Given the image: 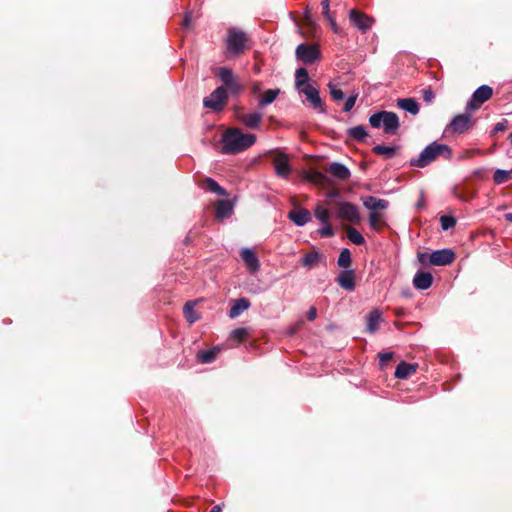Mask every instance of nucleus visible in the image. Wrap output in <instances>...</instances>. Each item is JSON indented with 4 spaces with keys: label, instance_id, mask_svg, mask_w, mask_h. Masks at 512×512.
<instances>
[{
    "label": "nucleus",
    "instance_id": "13",
    "mask_svg": "<svg viewBox=\"0 0 512 512\" xmlns=\"http://www.w3.org/2000/svg\"><path fill=\"white\" fill-rule=\"evenodd\" d=\"M298 91L299 93L305 95L306 100L312 105L314 109H316L320 113L325 112V108L323 106V102L317 88H315L311 84H307Z\"/></svg>",
    "mask_w": 512,
    "mask_h": 512
},
{
    "label": "nucleus",
    "instance_id": "28",
    "mask_svg": "<svg viewBox=\"0 0 512 512\" xmlns=\"http://www.w3.org/2000/svg\"><path fill=\"white\" fill-rule=\"evenodd\" d=\"M347 135L354 140L362 142L368 136V132L364 126L358 125L349 128L347 130Z\"/></svg>",
    "mask_w": 512,
    "mask_h": 512
},
{
    "label": "nucleus",
    "instance_id": "56",
    "mask_svg": "<svg viewBox=\"0 0 512 512\" xmlns=\"http://www.w3.org/2000/svg\"><path fill=\"white\" fill-rule=\"evenodd\" d=\"M455 259V253L450 249V263H452Z\"/></svg>",
    "mask_w": 512,
    "mask_h": 512
},
{
    "label": "nucleus",
    "instance_id": "23",
    "mask_svg": "<svg viewBox=\"0 0 512 512\" xmlns=\"http://www.w3.org/2000/svg\"><path fill=\"white\" fill-rule=\"evenodd\" d=\"M416 369L417 366L415 364L401 362L397 365L394 375L398 379H406L408 376L415 373Z\"/></svg>",
    "mask_w": 512,
    "mask_h": 512
},
{
    "label": "nucleus",
    "instance_id": "11",
    "mask_svg": "<svg viewBox=\"0 0 512 512\" xmlns=\"http://www.w3.org/2000/svg\"><path fill=\"white\" fill-rule=\"evenodd\" d=\"M493 94V89L489 85H481L472 94L471 99L467 103L468 110H477L480 106L489 100Z\"/></svg>",
    "mask_w": 512,
    "mask_h": 512
},
{
    "label": "nucleus",
    "instance_id": "19",
    "mask_svg": "<svg viewBox=\"0 0 512 512\" xmlns=\"http://www.w3.org/2000/svg\"><path fill=\"white\" fill-rule=\"evenodd\" d=\"M433 282V277L431 273L418 271L413 278V285L418 290H426L428 289Z\"/></svg>",
    "mask_w": 512,
    "mask_h": 512
},
{
    "label": "nucleus",
    "instance_id": "54",
    "mask_svg": "<svg viewBox=\"0 0 512 512\" xmlns=\"http://www.w3.org/2000/svg\"><path fill=\"white\" fill-rule=\"evenodd\" d=\"M505 220L512 223V213H506L504 215Z\"/></svg>",
    "mask_w": 512,
    "mask_h": 512
},
{
    "label": "nucleus",
    "instance_id": "3",
    "mask_svg": "<svg viewBox=\"0 0 512 512\" xmlns=\"http://www.w3.org/2000/svg\"><path fill=\"white\" fill-rule=\"evenodd\" d=\"M369 124L373 128H383L384 133L395 135L400 127L399 118L391 111H379L369 117Z\"/></svg>",
    "mask_w": 512,
    "mask_h": 512
},
{
    "label": "nucleus",
    "instance_id": "6",
    "mask_svg": "<svg viewBox=\"0 0 512 512\" xmlns=\"http://www.w3.org/2000/svg\"><path fill=\"white\" fill-rule=\"evenodd\" d=\"M297 61L305 65L316 63L321 58V52L317 44L301 43L295 49Z\"/></svg>",
    "mask_w": 512,
    "mask_h": 512
},
{
    "label": "nucleus",
    "instance_id": "55",
    "mask_svg": "<svg viewBox=\"0 0 512 512\" xmlns=\"http://www.w3.org/2000/svg\"><path fill=\"white\" fill-rule=\"evenodd\" d=\"M209 512H221V507L216 505Z\"/></svg>",
    "mask_w": 512,
    "mask_h": 512
},
{
    "label": "nucleus",
    "instance_id": "5",
    "mask_svg": "<svg viewBox=\"0 0 512 512\" xmlns=\"http://www.w3.org/2000/svg\"><path fill=\"white\" fill-rule=\"evenodd\" d=\"M247 34L236 27L228 29L226 46L228 52L233 56H239L247 49Z\"/></svg>",
    "mask_w": 512,
    "mask_h": 512
},
{
    "label": "nucleus",
    "instance_id": "42",
    "mask_svg": "<svg viewBox=\"0 0 512 512\" xmlns=\"http://www.w3.org/2000/svg\"><path fill=\"white\" fill-rule=\"evenodd\" d=\"M318 234L320 237L329 238L334 236V231L329 223H325V225L318 230Z\"/></svg>",
    "mask_w": 512,
    "mask_h": 512
},
{
    "label": "nucleus",
    "instance_id": "39",
    "mask_svg": "<svg viewBox=\"0 0 512 512\" xmlns=\"http://www.w3.org/2000/svg\"><path fill=\"white\" fill-rule=\"evenodd\" d=\"M330 95L334 101H342L344 99V93L336 85L328 84Z\"/></svg>",
    "mask_w": 512,
    "mask_h": 512
},
{
    "label": "nucleus",
    "instance_id": "22",
    "mask_svg": "<svg viewBox=\"0 0 512 512\" xmlns=\"http://www.w3.org/2000/svg\"><path fill=\"white\" fill-rule=\"evenodd\" d=\"M234 209V204L230 200H219L216 203L215 216L219 220L228 218Z\"/></svg>",
    "mask_w": 512,
    "mask_h": 512
},
{
    "label": "nucleus",
    "instance_id": "29",
    "mask_svg": "<svg viewBox=\"0 0 512 512\" xmlns=\"http://www.w3.org/2000/svg\"><path fill=\"white\" fill-rule=\"evenodd\" d=\"M194 306V302L188 301L183 307L184 316L186 320L191 324L195 323L200 318L199 314L194 310Z\"/></svg>",
    "mask_w": 512,
    "mask_h": 512
},
{
    "label": "nucleus",
    "instance_id": "10",
    "mask_svg": "<svg viewBox=\"0 0 512 512\" xmlns=\"http://www.w3.org/2000/svg\"><path fill=\"white\" fill-rule=\"evenodd\" d=\"M348 18L350 23L362 33H366L374 24L372 17L356 9L349 11Z\"/></svg>",
    "mask_w": 512,
    "mask_h": 512
},
{
    "label": "nucleus",
    "instance_id": "40",
    "mask_svg": "<svg viewBox=\"0 0 512 512\" xmlns=\"http://www.w3.org/2000/svg\"><path fill=\"white\" fill-rule=\"evenodd\" d=\"M315 217L321 221L322 223H328V220H329V212L327 209L321 207V206H318L316 209H315Z\"/></svg>",
    "mask_w": 512,
    "mask_h": 512
},
{
    "label": "nucleus",
    "instance_id": "25",
    "mask_svg": "<svg viewBox=\"0 0 512 512\" xmlns=\"http://www.w3.org/2000/svg\"><path fill=\"white\" fill-rule=\"evenodd\" d=\"M250 307V302L246 298H240L234 302L229 311V317L234 319L238 317L243 311Z\"/></svg>",
    "mask_w": 512,
    "mask_h": 512
},
{
    "label": "nucleus",
    "instance_id": "48",
    "mask_svg": "<svg viewBox=\"0 0 512 512\" xmlns=\"http://www.w3.org/2000/svg\"><path fill=\"white\" fill-rule=\"evenodd\" d=\"M327 20L329 21L330 23V26L332 28V30L335 32V33H340V28L339 26L337 25L336 21H335V18L334 17H329L327 18Z\"/></svg>",
    "mask_w": 512,
    "mask_h": 512
},
{
    "label": "nucleus",
    "instance_id": "18",
    "mask_svg": "<svg viewBox=\"0 0 512 512\" xmlns=\"http://www.w3.org/2000/svg\"><path fill=\"white\" fill-rule=\"evenodd\" d=\"M238 119L250 129H257L260 126L262 114L259 112L242 113L238 115Z\"/></svg>",
    "mask_w": 512,
    "mask_h": 512
},
{
    "label": "nucleus",
    "instance_id": "43",
    "mask_svg": "<svg viewBox=\"0 0 512 512\" xmlns=\"http://www.w3.org/2000/svg\"><path fill=\"white\" fill-rule=\"evenodd\" d=\"M358 94L350 95L344 104L343 110L344 112H349L355 105Z\"/></svg>",
    "mask_w": 512,
    "mask_h": 512
},
{
    "label": "nucleus",
    "instance_id": "15",
    "mask_svg": "<svg viewBox=\"0 0 512 512\" xmlns=\"http://www.w3.org/2000/svg\"><path fill=\"white\" fill-rule=\"evenodd\" d=\"M275 173L282 178H288L291 173V166L285 154H279L274 159Z\"/></svg>",
    "mask_w": 512,
    "mask_h": 512
},
{
    "label": "nucleus",
    "instance_id": "9",
    "mask_svg": "<svg viewBox=\"0 0 512 512\" xmlns=\"http://www.w3.org/2000/svg\"><path fill=\"white\" fill-rule=\"evenodd\" d=\"M337 217L341 220L358 224L361 220L358 207L350 202L336 203Z\"/></svg>",
    "mask_w": 512,
    "mask_h": 512
},
{
    "label": "nucleus",
    "instance_id": "45",
    "mask_svg": "<svg viewBox=\"0 0 512 512\" xmlns=\"http://www.w3.org/2000/svg\"><path fill=\"white\" fill-rule=\"evenodd\" d=\"M507 126H508V121L506 119H502L500 122H498L494 126V128L492 130V134H496L498 132H502V131L506 130Z\"/></svg>",
    "mask_w": 512,
    "mask_h": 512
},
{
    "label": "nucleus",
    "instance_id": "16",
    "mask_svg": "<svg viewBox=\"0 0 512 512\" xmlns=\"http://www.w3.org/2000/svg\"><path fill=\"white\" fill-rule=\"evenodd\" d=\"M326 171L341 181H346L351 176V172L348 167L340 162L330 163L326 168Z\"/></svg>",
    "mask_w": 512,
    "mask_h": 512
},
{
    "label": "nucleus",
    "instance_id": "14",
    "mask_svg": "<svg viewBox=\"0 0 512 512\" xmlns=\"http://www.w3.org/2000/svg\"><path fill=\"white\" fill-rule=\"evenodd\" d=\"M311 213L305 208L291 210L288 213V219L292 221L296 226L303 227L311 220Z\"/></svg>",
    "mask_w": 512,
    "mask_h": 512
},
{
    "label": "nucleus",
    "instance_id": "27",
    "mask_svg": "<svg viewBox=\"0 0 512 512\" xmlns=\"http://www.w3.org/2000/svg\"><path fill=\"white\" fill-rule=\"evenodd\" d=\"M307 84H309L308 71L306 68L300 67L295 71V86L300 90Z\"/></svg>",
    "mask_w": 512,
    "mask_h": 512
},
{
    "label": "nucleus",
    "instance_id": "47",
    "mask_svg": "<svg viewBox=\"0 0 512 512\" xmlns=\"http://www.w3.org/2000/svg\"><path fill=\"white\" fill-rule=\"evenodd\" d=\"M317 317V310L315 307H310L307 312V319L309 321H313Z\"/></svg>",
    "mask_w": 512,
    "mask_h": 512
},
{
    "label": "nucleus",
    "instance_id": "26",
    "mask_svg": "<svg viewBox=\"0 0 512 512\" xmlns=\"http://www.w3.org/2000/svg\"><path fill=\"white\" fill-rule=\"evenodd\" d=\"M381 322V313L378 310H374L369 313L367 317V331L370 333H375Z\"/></svg>",
    "mask_w": 512,
    "mask_h": 512
},
{
    "label": "nucleus",
    "instance_id": "12",
    "mask_svg": "<svg viewBox=\"0 0 512 512\" xmlns=\"http://www.w3.org/2000/svg\"><path fill=\"white\" fill-rule=\"evenodd\" d=\"M217 77L225 85V89L229 90L232 94H238L242 90V86L236 80L233 71L228 67H220L217 72Z\"/></svg>",
    "mask_w": 512,
    "mask_h": 512
},
{
    "label": "nucleus",
    "instance_id": "31",
    "mask_svg": "<svg viewBox=\"0 0 512 512\" xmlns=\"http://www.w3.org/2000/svg\"><path fill=\"white\" fill-rule=\"evenodd\" d=\"M279 89H269L267 90L263 97L259 100L258 105L260 108H263L271 103L277 98L279 94Z\"/></svg>",
    "mask_w": 512,
    "mask_h": 512
},
{
    "label": "nucleus",
    "instance_id": "33",
    "mask_svg": "<svg viewBox=\"0 0 512 512\" xmlns=\"http://www.w3.org/2000/svg\"><path fill=\"white\" fill-rule=\"evenodd\" d=\"M205 188L219 196H227V191L212 178H206Z\"/></svg>",
    "mask_w": 512,
    "mask_h": 512
},
{
    "label": "nucleus",
    "instance_id": "20",
    "mask_svg": "<svg viewBox=\"0 0 512 512\" xmlns=\"http://www.w3.org/2000/svg\"><path fill=\"white\" fill-rule=\"evenodd\" d=\"M338 284L348 291L355 289V276L352 269L344 270L337 278Z\"/></svg>",
    "mask_w": 512,
    "mask_h": 512
},
{
    "label": "nucleus",
    "instance_id": "35",
    "mask_svg": "<svg viewBox=\"0 0 512 512\" xmlns=\"http://www.w3.org/2000/svg\"><path fill=\"white\" fill-rule=\"evenodd\" d=\"M347 237L348 239L355 245H362L365 243V239L364 237L362 236V234L356 230L355 228L353 227H349L347 229Z\"/></svg>",
    "mask_w": 512,
    "mask_h": 512
},
{
    "label": "nucleus",
    "instance_id": "1",
    "mask_svg": "<svg viewBox=\"0 0 512 512\" xmlns=\"http://www.w3.org/2000/svg\"><path fill=\"white\" fill-rule=\"evenodd\" d=\"M256 141L254 134H243L239 129L231 128L222 135L221 153L235 154L251 147Z\"/></svg>",
    "mask_w": 512,
    "mask_h": 512
},
{
    "label": "nucleus",
    "instance_id": "4",
    "mask_svg": "<svg viewBox=\"0 0 512 512\" xmlns=\"http://www.w3.org/2000/svg\"><path fill=\"white\" fill-rule=\"evenodd\" d=\"M473 110L465 107L463 113L455 115L450 120V135L464 136L469 134L476 126L477 120L472 116Z\"/></svg>",
    "mask_w": 512,
    "mask_h": 512
},
{
    "label": "nucleus",
    "instance_id": "34",
    "mask_svg": "<svg viewBox=\"0 0 512 512\" xmlns=\"http://www.w3.org/2000/svg\"><path fill=\"white\" fill-rule=\"evenodd\" d=\"M337 264L345 270L350 268L351 265V252L348 248H343L337 260Z\"/></svg>",
    "mask_w": 512,
    "mask_h": 512
},
{
    "label": "nucleus",
    "instance_id": "24",
    "mask_svg": "<svg viewBox=\"0 0 512 512\" xmlns=\"http://www.w3.org/2000/svg\"><path fill=\"white\" fill-rule=\"evenodd\" d=\"M397 105L399 108L412 115H416L419 112V104L413 98L398 99Z\"/></svg>",
    "mask_w": 512,
    "mask_h": 512
},
{
    "label": "nucleus",
    "instance_id": "7",
    "mask_svg": "<svg viewBox=\"0 0 512 512\" xmlns=\"http://www.w3.org/2000/svg\"><path fill=\"white\" fill-rule=\"evenodd\" d=\"M228 99V92L225 87H217L209 96L203 99V106L212 110L213 112H220Z\"/></svg>",
    "mask_w": 512,
    "mask_h": 512
},
{
    "label": "nucleus",
    "instance_id": "53",
    "mask_svg": "<svg viewBox=\"0 0 512 512\" xmlns=\"http://www.w3.org/2000/svg\"><path fill=\"white\" fill-rule=\"evenodd\" d=\"M456 218L450 215V229L456 225Z\"/></svg>",
    "mask_w": 512,
    "mask_h": 512
},
{
    "label": "nucleus",
    "instance_id": "32",
    "mask_svg": "<svg viewBox=\"0 0 512 512\" xmlns=\"http://www.w3.org/2000/svg\"><path fill=\"white\" fill-rule=\"evenodd\" d=\"M218 350L213 348L198 352L197 359L200 363L207 364L215 360Z\"/></svg>",
    "mask_w": 512,
    "mask_h": 512
},
{
    "label": "nucleus",
    "instance_id": "37",
    "mask_svg": "<svg viewBox=\"0 0 512 512\" xmlns=\"http://www.w3.org/2000/svg\"><path fill=\"white\" fill-rule=\"evenodd\" d=\"M510 171L504 169H497L493 175V181L495 184H502L509 179Z\"/></svg>",
    "mask_w": 512,
    "mask_h": 512
},
{
    "label": "nucleus",
    "instance_id": "52",
    "mask_svg": "<svg viewBox=\"0 0 512 512\" xmlns=\"http://www.w3.org/2000/svg\"><path fill=\"white\" fill-rule=\"evenodd\" d=\"M424 98L426 101H431V99L433 98V93L432 91H425L424 92Z\"/></svg>",
    "mask_w": 512,
    "mask_h": 512
},
{
    "label": "nucleus",
    "instance_id": "50",
    "mask_svg": "<svg viewBox=\"0 0 512 512\" xmlns=\"http://www.w3.org/2000/svg\"><path fill=\"white\" fill-rule=\"evenodd\" d=\"M311 174L312 178L316 181H323L325 179V176L319 171H312Z\"/></svg>",
    "mask_w": 512,
    "mask_h": 512
},
{
    "label": "nucleus",
    "instance_id": "38",
    "mask_svg": "<svg viewBox=\"0 0 512 512\" xmlns=\"http://www.w3.org/2000/svg\"><path fill=\"white\" fill-rule=\"evenodd\" d=\"M382 221V215L377 211H372L369 214V225L372 229L378 230Z\"/></svg>",
    "mask_w": 512,
    "mask_h": 512
},
{
    "label": "nucleus",
    "instance_id": "8",
    "mask_svg": "<svg viewBox=\"0 0 512 512\" xmlns=\"http://www.w3.org/2000/svg\"><path fill=\"white\" fill-rule=\"evenodd\" d=\"M417 259L421 265L444 266L448 264V248L434 251L432 253L419 252Z\"/></svg>",
    "mask_w": 512,
    "mask_h": 512
},
{
    "label": "nucleus",
    "instance_id": "36",
    "mask_svg": "<svg viewBox=\"0 0 512 512\" xmlns=\"http://www.w3.org/2000/svg\"><path fill=\"white\" fill-rule=\"evenodd\" d=\"M320 258V253L317 251H314L312 253L305 254L304 257L301 259V264L304 267H312Z\"/></svg>",
    "mask_w": 512,
    "mask_h": 512
},
{
    "label": "nucleus",
    "instance_id": "46",
    "mask_svg": "<svg viewBox=\"0 0 512 512\" xmlns=\"http://www.w3.org/2000/svg\"><path fill=\"white\" fill-rule=\"evenodd\" d=\"M321 5H322V7H323V15H324V17H325L326 19H327V18H329V17H332V16L330 15V10H329V0H323V1L321 2Z\"/></svg>",
    "mask_w": 512,
    "mask_h": 512
},
{
    "label": "nucleus",
    "instance_id": "41",
    "mask_svg": "<svg viewBox=\"0 0 512 512\" xmlns=\"http://www.w3.org/2000/svg\"><path fill=\"white\" fill-rule=\"evenodd\" d=\"M248 332L246 328H237L231 332V337L238 341H243L247 336Z\"/></svg>",
    "mask_w": 512,
    "mask_h": 512
},
{
    "label": "nucleus",
    "instance_id": "49",
    "mask_svg": "<svg viewBox=\"0 0 512 512\" xmlns=\"http://www.w3.org/2000/svg\"><path fill=\"white\" fill-rule=\"evenodd\" d=\"M441 227L443 230H448V214H444L440 217Z\"/></svg>",
    "mask_w": 512,
    "mask_h": 512
},
{
    "label": "nucleus",
    "instance_id": "30",
    "mask_svg": "<svg viewBox=\"0 0 512 512\" xmlns=\"http://www.w3.org/2000/svg\"><path fill=\"white\" fill-rule=\"evenodd\" d=\"M396 147L394 146H385V145H376L373 147V152L377 155L384 156L387 159H391L396 154Z\"/></svg>",
    "mask_w": 512,
    "mask_h": 512
},
{
    "label": "nucleus",
    "instance_id": "21",
    "mask_svg": "<svg viewBox=\"0 0 512 512\" xmlns=\"http://www.w3.org/2000/svg\"><path fill=\"white\" fill-rule=\"evenodd\" d=\"M363 205L365 208L372 211L385 210L389 206V202L385 199L376 198L374 196H367L363 198Z\"/></svg>",
    "mask_w": 512,
    "mask_h": 512
},
{
    "label": "nucleus",
    "instance_id": "44",
    "mask_svg": "<svg viewBox=\"0 0 512 512\" xmlns=\"http://www.w3.org/2000/svg\"><path fill=\"white\" fill-rule=\"evenodd\" d=\"M380 365L384 366L387 362H389L393 358V352H380L378 354Z\"/></svg>",
    "mask_w": 512,
    "mask_h": 512
},
{
    "label": "nucleus",
    "instance_id": "17",
    "mask_svg": "<svg viewBox=\"0 0 512 512\" xmlns=\"http://www.w3.org/2000/svg\"><path fill=\"white\" fill-rule=\"evenodd\" d=\"M241 257L251 273H256L259 270V260L253 250L249 248L242 249Z\"/></svg>",
    "mask_w": 512,
    "mask_h": 512
},
{
    "label": "nucleus",
    "instance_id": "51",
    "mask_svg": "<svg viewBox=\"0 0 512 512\" xmlns=\"http://www.w3.org/2000/svg\"><path fill=\"white\" fill-rule=\"evenodd\" d=\"M190 23H191V14L190 13H186V15H185V17L183 19V26H184V28H189Z\"/></svg>",
    "mask_w": 512,
    "mask_h": 512
},
{
    "label": "nucleus",
    "instance_id": "2",
    "mask_svg": "<svg viewBox=\"0 0 512 512\" xmlns=\"http://www.w3.org/2000/svg\"><path fill=\"white\" fill-rule=\"evenodd\" d=\"M448 154V146L445 144H439L437 142H433L426 146L418 157L412 158L409 161V164L414 167L424 168L433 161H435L438 157L444 156Z\"/></svg>",
    "mask_w": 512,
    "mask_h": 512
}]
</instances>
